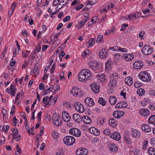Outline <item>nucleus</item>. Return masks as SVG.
I'll list each match as a JSON object with an SVG mask.
<instances>
[{
  "mask_svg": "<svg viewBox=\"0 0 155 155\" xmlns=\"http://www.w3.org/2000/svg\"><path fill=\"white\" fill-rule=\"evenodd\" d=\"M125 83L129 86H131L133 83L132 78L131 77H128L125 79Z\"/></svg>",
  "mask_w": 155,
  "mask_h": 155,
  "instance_id": "26",
  "label": "nucleus"
},
{
  "mask_svg": "<svg viewBox=\"0 0 155 155\" xmlns=\"http://www.w3.org/2000/svg\"><path fill=\"white\" fill-rule=\"evenodd\" d=\"M30 53V51L27 50H23L22 52V56L26 58L29 55Z\"/></svg>",
  "mask_w": 155,
  "mask_h": 155,
  "instance_id": "39",
  "label": "nucleus"
},
{
  "mask_svg": "<svg viewBox=\"0 0 155 155\" xmlns=\"http://www.w3.org/2000/svg\"><path fill=\"white\" fill-rule=\"evenodd\" d=\"M36 51L34 50L31 54L30 56H31V58H35V55L36 54Z\"/></svg>",
  "mask_w": 155,
  "mask_h": 155,
  "instance_id": "56",
  "label": "nucleus"
},
{
  "mask_svg": "<svg viewBox=\"0 0 155 155\" xmlns=\"http://www.w3.org/2000/svg\"><path fill=\"white\" fill-rule=\"evenodd\" d=\"M148 122L149 124H155V115L151 116L148 120Z\"/></svg>",
  "mask_w": 155,
  "mask_h": 155,
  "instance_id": "29",
  "label": "nucleus"
},
{
  "mask_svg": "<svg viewBox=\"0 0 155 155\" xmlns=\"http://www.w3.org/2000/svg\"><path fill=\"white\" fill-rule=\"evenodd\" d=\"M114 59L116 61H117L121 59L122 58V55L119 53H117L115 54L114 56Z\"/></svg>",
  "mask_w": 155,
  "mask_h": 155,
  "instance_id": "38",
  "label": "nucleus"
},
{
  "mask_svg": "<svg viewBox=\"0 0 155 155\" xmlns=\"http://www.w3.org/2000/svg\"><path fill=\"white\" fill-rule=\"evenodd\" d=\"M88 65L89 67L94 71L99 70L102 67V65L101 63L96 62L94 61L90 62Z\"/></svg>",
  "mask_w": 155,
  "mask_h": 155,
  "instance_id": "5",
  "label": "nucleus"
},
{
  "mask_svg": "<svg viewBox=\"0 0 155 155\" xmlns=\"http://www.w3.org/2000/svg\"><path fill=\"white\" fill-rule=\"evenodd\" d=\"M91 76L90 71L87 69L82 70L78 75L79 81L81 82H86L91 79Z\"/></svg>",
  "mask_w": 155,
  "mask_h": 155,
  "instance_id": "1",
  "label": "nucleus"
},
{
  "mask_svg": "<svg viewBox=\"0 0 155 155\" xmlns=\"http://www.w3.org/2000/svg\"><path fill=\"white\" fill-rule=\"evenodd\" d=\"M150 10L148 8H146L142 10V12L144 14H147L150 12Z\"/></svg>",
  "mask_w": 155,
  "mask_h": 155,
  "instance_id": "55",
  "label": "nucleus"
},
{
  "mask_svg": "<svg viewBox=\"0 0 155 155\" xmlns=\"http://www.w3.org/2000/svg\"><path fill=\"white\" fill-rule=\"evenodd\" d=\"M99 19V18L97 16H95L93 17L91 19V21L92 22V23H95L96 22V21L97 20H98Z\"/></svg>",
  "mask_w": 155,
  "mask_h": 155,
  "instance_id": "51",
  "label": "nucleus"
},
{
  "mask_svg": "<svg viewBox=\"0 0 155 155\" xmlns=\"http://www.w3.org/2000/svg\"><path fill=\"white\" fill-rule=\"evenodd\" d=\"M41 50V47L40 45H39L38 46V47H35V51H36L38 53Z\"/></svg>",
  "mask_w": 155,
  "mask_h": 155,
  "instance_id": "63",
  "label": "nucleus"
},
{
  "mask_svg": "<svg viewBox=\"0 0 155 155\" xmlns=\"http://www.w3.org/2000/svg\"><path fill=\"white\" fill-rule=\"evenodd\" d=\"M131 135L133 137L137 138L140 137L141 134L139 131L134 129L131 130Z\"/></svg>",
  "mask_w": 155,
  "mask_h": 155,
  "instance_id": "17",
  "label": "nucleus"
},
{
  "mask_svg": "<svg viewBox=\"0 0 155 155\" xmlns=\"http://www.w3.org/2000/svg\"><path fill=\"white\" fill-rule=\"evenodd\" d=\"M64 143L67 145L70 146L72 145L75 142L74 137L71 136H67L63 140Z\"/></svg>",
  "mask_w": 155,
  "mask_h": 155,
  "instance_id": "3",
  "label": "nucleus"
},
{
  "mask_svg": "<svg viewBox=\"0 0 155 155\" xmlns=\"http://www.w3.org/2000/svg\"><path fill=\"white\" fill-rule=\"evenodd\" d=\"M76 110L80 113H82L84 111V108L82 104L80 102H76L74 104Z\"/></svg>",
  "mask_w": 155,
  "mask_h": 155,
  "instance_id": "7",
  "label": "nucleus"
},
{
  "mask_svg": "<svg viewBox=\"0 0 155 155\" xmlns=\"http://www.w3.org/2000/svg\"><path fill=\"white\" fill-rule=\"evenodd\" d=\"M124 114V112L123 111H120L119 110H116L114 111L113 113V116L116 119H118L120 118Z\"/></svg>",
  "mask_w": 155,
  "mask_h": 155,
  "instance_id": "12",
  "label": "nucleus"
},
{
  "mask_svg": "<svg viewBox=\"0 0 155 155\" xmlns=\"http://www.w3.org/2000/svg\"><path fill=\"white\" fill-rule=\"evenodd\" d=\"M110 150L113 152H115L118 150V147L114 143L111 145V146L108 147Z\"/></svg>",
  "mask_w": 155,
  "mask_h": 155,
  "instance_id": "27",
  "label": "nucleus"
},
{
  "mask_svg": "<svg viewBox=\"0 0 155 155\" xmlns=\"http://www.w3.org/2000/svg\"><path fill=\"white\" fill-rule=\"evenodd\" d=\"M103 133L106 136H110V137L111 130L109 129H106L103 131Z\"/></svg>",
  "mask_w": 155,
  "mask_h": 155,
  "instance_id": "41",
  "label": "nucleus"
},
{
  "mask_svg": "<svg viewBox=\"0 0 155 155\" xmlns=\"http://www.w3.org/2000/svg\"><path fill=\"white\" fill-rule=\"evenodd\" d=\"M56 65V64L54 63L52 65L51 68L50 69V73L51 74L53 73L54 72V70L55 69Z\"/></svg>",
  "mask_w": 155,
  "mask_h": 155,
  "instance_id": "52",
  "label": "nucleus"
},
{
  "mask_svg": "<svg viewBox=\"0 0 155 155\" xmlns=\"http://www.w3.org/2000/svg\"><path fill=\"white\" fill-rule=\"evenodd\" d=\"M69 132L71 135L75 137H79L81 136V132L80 131L76 128H72L69 131Z\"/></svg>",
  "mask_w": 155,
  "mask_h": 155,
  "instance_id": "8",
  "label": "nucleus"
},
{
  "mask_svg": "<svg viewBox=\"0 0 155 155\" xmlns=\"http://www.w3.org/2000/svg\"><path fill=\"white\" fill-rule=\"evenodd\" d=\"M134 56L131 54H124V59L127 61L131 60L134 58Z\"/></svg>",
  "mask_w": 155,
  "mask_h": 155,
  "instance_id": "24",
  "label": "nucleus"
},
{
  "mask_svg": "<svg viewBox=\"0 0 155 155\" xmlns=\"http://www.w3.org/2000/svg\"><path fill=\"white\" fill-rule=\"evenodd\" d=\"M98 76L99 78V79L101 81V82L104 81L105 80V78L104 74H100L98 75Z\"/></svg>",
  "mask_w": 155,
  "mask_h": 155,
  "instance_id": "46",
  "label": "nucleus"
},
{
  "mask_svg": "<svg viewBox=\"0 0 155 155\" xmlns=\"http://www.w3.org/2000/svg\"><path fill=\"white\" fill-rule=\"evenodd\" d=\"M82 120L87 124H90L91 122V120L90 118L87 116H83L82 117Z\"/></svg>",
  "mask_w": 155,
  "mask_h": 155,
  "instance_id": "25",
  "label": "nucleus"
},
{
  "mask_svg": "<svg viewBox=\"0 0 155 155\" xmlns=\"http://www.w3.org/2000/svg\"><path fill=\"white\" fill-rule=\"evenodd\" d=\"M64 106L67 108H69L71 107V104L68 102H65L63 104Z\"/></svg>",
  "mask_w": 155,
  "mask_h": 155,
  "instance_id": "47",
  "label": "nucleus"
},
{
  "mask_svg": "<svg viewBox=\"0 0 155 155\" xmlns=\"http://www.w3.org/2000/svg\"><path fill=\"white\" fill-rule=\"evenodd\" d=\"M17 89L15 87L14 85L11 84L10 89L7 88L5 90L6 92L9 93L10 94H12L13 96L15 95V94L16 91Z\"/></svg>",
  "mask_w": 155,
  "mask_h": 155,
  "instance_id": "10",
  "label": "nucleus"
},
{
  "mask_svg": "<svg viewBox=\"0 0 155 155\" xmlns=\"http://www.w3.org/2000/svg\"><path fill=\"white\" fill-rule=\"evenodd\" d=\"M98 102L100 104L104 106L106 104L107 101L102 97L99 98Z\"/></svg>",
  "mask_w": 155,
  "mask_h": 155,
  "instance_id": "36",
  "label": "nucleus"
},
{
  "mask_svg": "<svg viewBox=\"0 0 155 155\" xmlns=\"http://www.w3.org/2000/svg\"><path fill=\"white\" fill-rule=\"evenodd\" d=\"M60 34V33H58L54 37V38L52 40L53 42H55L56 41H58V43H59L60 41L58 40V36Z\"/></svg>",
  "mask_w": 155,
  "mask_h": 155,
  "instance_id": "44",
  "label": "nucleus"
},
{
  "mask_svg": "<svg viewBox=\"0 0 155 155\" xmlns=\"http://www.w3.org/2000/svg\"><path fill=\"white\" fill-rule=\"evenodd\" d=\"M52 121L54 124L57 126H60L62 124L61 118L58 114H54L52 118Z\"/></svg>",
  "mask_w": 155,
  "mask_h": 155,
  "instance_id": "4",
  "label": "nucleus"
},
{
  "mask_svg": "<svg viewBox=\"0 0 155 155\" xmlns=\"http://www.w3.org/2000/svg\"><path fill=\"white\" fill-rule=\"evenodd\" d=\"M145 93L144 90L142 88L139 89L137 90V93L140 96H142Z\"/></svg>",
  "mask_w": 155,
  "mask_h": 155,
  "instance_id": "35",
  "label": "nucleus"
},
{
  "mask_svg": "<svg viewBox=\"0 0 155 155\" xmlns=\"http://www.w3.org/2000/svg\"><path fill=\"white\" fill-rule=\"evenodd\" d=\"M127 107V105H124L123 104H122V103L120 102L117 103L115 106V107L117 108H125Z\"/></svg>",
  "mask_w": 155,
  "mask_h": 155,
  "instance_id": "40",
  "label": "nucleus"
},
{
  "mask_svg": "<svg viewBox=\"0 0 155 155\" xmlns=\"http://www.w3.org/2000/svg\"><path fill=\"white\" fill-rule=\"evenodd\" d=\"M110 137L116 140H119L121 138V136L119 133L115 132L110 135Z\"/></svg>",
  "mask_w": 155,
  "mask_h": 155,
  "instance_id": "19",
  "label": "nucleus"
},
{
  "mask_svg": "<svg viewBox=\"0 0 155 155\" xmlns=\"http://www.w3.org/2000/svg\"><path fill=\"white\" fill-rule=\"evenodd\" d=\"M119 74L117 73H113L110 75V77L112 80H116L119 78Z\"/></svg>",
  "mask_w": 155,
  "mask_h": 155,
  "instance_id": "33",
  "label": "nucleus"
},
{
  "mask_svg": "<svg viewBox=\"0 0 155 155\" xmlns=\"http://www.w3.org/2000/svg\"><path fill=\"white\" fill-rule=\"evenodd\" d=\"M108 54V50L103 48L100 51L99 54V56L101 58H107Z\"/></svg>",
  "mask_w": 155,
  "mask_h": 155,
  "instance_id": "9",
  "label": "nucleus"
},
{
  "mask_svg": "<svg viewBox=\"0 0 155 155\" xmlns=\"http://www.w3.org/2000/svg\"><path fill=\"white\" fill-rule=\"evenodd\" d=\"M114 120L112 119L109 120V124L113 127H114L115 126V123L114 121Z\"/></svg>",
  "mask_w": 155,
  "mask_h": 155,
  "instance_id": "49",
  "label": "nucleus"
},
{
  "mask_svg": "<svg viewBox=\"0 0 155 155\" xmlns=\"http://www.w3.org/2000/svg\"><path fill=\"white\" fill-rule=\"evenodd\" d=\"M19 50L17 49L16 48H14L13 51V57H15L17 54L19 53Z\"/></svg>",
  "mask_w": 155,
  "mask_h": 155,
  "instance_id": "45",
  "label": "nucleus"
},
{
  "mask_svg": "<svg viewBox=\"0 0 155 155\" xmlns=\"http://www.w3.org/2000/svg\"><path fill=\"white\" fill-rule=\"evenodd\" d=\"M143 66V63L141 61H137L134 62L133 66L134 68L136 69H139Z\"/></svg>",
  "mask_w": 155,
  "mask_h": 155,
  "instance_id": "15",
  "label": "nucleus"
},
{
  "mask_svg": "<svg viewBox=\"0 0 155 155\" xmlns=\"http://www.w3.org/2000/svg\"><path fill=\"white\" fill-rule=\"evenodd\" d=\"M120 51L122 52H127L128 51V50L126 48H122L118 47L117 51Z\"/></svg>",
  "mask_w": 155,
  "mask_h": 155,
  "instance_id": "43",
  "label": "nucleus"
},
{
  "mask_svg": "<svg viewBox=\"0 0 155 155\" xmlns=\"http://www.w3.org/2000/svg\"><path fill=\"white\" fill-rule=\"evenodd\" d=\"M118 47L117 46H114L111 47H110L109 49L111 50L117 51Z\"/></svg>",
  "mask_w": 155,
  "mask_h": 155,
  "instance_id": "54",
  "label": "nucleus"
},
{
  "mask_svg": "<svg viewBox=\"0 0 155 155\" xmlns=\"http://www.w3.org/2000/svg\"><path fill=\"white\" fill-rule=\"evenodd\" d=\"M89 132L92 134L95 135H99L100 134V131L94 127H91L89 129Z\"/></svg>",
  "mask_w": 155,
  "mask_h": 155,
  "instance_id": "16",
  "label": "nucleus"
},
{
  "mask_svg": "<svg viewBox=\"0 0 155 155\" xmlns=\"http://www.w3.org/2000/svg\"><path fill=\"white\" fill-rule=\"evenodd\" d=\"M109 100L110 104L111 105H114L116 103L117 98L116 97L111 96L109 97Z\"/></svg>",
  "mask_w": 155,
  "mask_h": 155,
  "instance_id": "31",
  "label": "nucleus"
},
{
  "mask_svg": "<svg viewBox=\"0 0 155 155\" xmlns=\"http://www.w3.org/2000/svg\"><path fill=\"white\" fill-rule=\"evenodd\" d=\"M85 104L89 107H92L95 104L94 101L93 99L90 97L86 98L84 101Z\"/></svg>",
  "mask_w": 155,
  "mask_h": 155,
  "instance_id": "14",
  "label": "nucleus"
},
{
  "mask_svg": "<svg viewBox=\"0 0 155 155\" xmlns=\"http://www.w3.org/2000/svg\"><path fill=\"white\" fill-rule=\"evenodd\" d=\"M148 144V141L147 140H145L144 141V144L143 147V149L145 150Z\"/></svg>",
  "mask_w": 155,
  "mask_h": 155,
  "instance_id": "53",
  "label": "nucleus"
},
{
  "mask_svg": "<svg viewBox=\"0 0 155 155\" xmlns=\"http://www.w3.org/2000/svg\"><path fill=\"white\" fill-rule=\"evenodd\" d=\"M142 86V84L139 82L138 81H137L134 83V86L135 87L138 88Z\"/></svg>",
  "mask_w": 155,
  "mask_h": 155,
  "instance_id": "50",
  "label": "nucleus"
},
{
  "mask_svg": "<svg viewBox=\"0 0 155 155\" xmlns=\"http://www.w3.org/2000/svg\"><path fill=\"white\" fill-rule=\"evenodd\" d=\"M136 17H137V14L134 13H132L128 16L129 19L132 20H134L136 18Z\"/></svg>",
  "mask_w": 155,
  "mask_h": 155,
  "instance_id": "42",
  "label": "nucleus"
},
{
  "mask_svg": "<svg viewBox=\"0 0 155 155\" xmlns=\"http://www.w3.org/2000/svg\"><path fill=\"white\" fill-rule=\"evenodd\" d=\"M96 2V1H95L94 2H92V0H89V1H88L87 2V5H94Z\"/></svg>",
  "mask_w": 155,
  "mask_h": 155,
  "instance_id": "57",
  "label": "nucleus"
},
{
  "mask_svg": "<svg viewBox=\"0 0 155 155\" xmlns=\"http://www.w3.org/2000/svg\"><path fill=\"white\" fill-rule=\"evenodd\" d=\"M73 119L76 122L78 123H80L82 121V117L80 115L76 114H75L73 115Z\"/></svg>",
  "mask_w": 155,
  "mask_h": 155,
  "instance_id": "22",
  "label": "nucleus"
},
{
  "mask_svg": "<svg viewBox=\"0 0 155 155\" xmlns=\"http://www.w3.org/2000/svg\"><path fill=\"white\" fill-rule=\"evenodd\" d=\"M149 94L150 95L152 96H155V90H151L150 91Z\"/></svg>",
  "mask_w": 155,
  "mask_h": 155,
  "instance_id": "64",
  "label": "nucleus"
},
{
  "mask_svg": "<svg viewBox=\"0 0 155 155\" xmlns=\"http://www.w3.org/2000/svg\"><path fill=\"white\" fill-rule=\"evenodd\" d=\"M92 90L95 93H98L99 91L100 87L96 84H94L90 85Z\"/></svg>",
  "mask_w": 155,
  "mask_h": 155,
  "instance_id": "23",
  "label": "nucleus"
},
{
  "mask_svg": "<svg viewBox=\"0 0 155 155\" xmlns=\"http://www.w3.org/2000/svg\"><path fill=\"white\" fill-rule=\"evenodd\" d=\"M125 140L128 144H130L131 143L130 139L127 135H125L124 137Z\"/></svg>",
  "mask_w": 155,
  "mask_h": 155,
  "instance_id": "48",
  "label": "nucleus"
},
{
  "mask_svg": "<svg viewBox=\"0 0 155 155\" xmlns=\"http://www.w3.org/2000/svg\"><path fill=\"white\" fill-rule=\"evenodd\" d=\"M141 128L142 130L145 132L147 133L151 131V128L149 125L147 124L143 125Z\"/></svg>",
  "mask_w": 155,
  "mask_h": 155,
  "instance_id": "21",
  "label": "nucleus"
},
{
  "mask_svg": "<svg viewBox=\"0 0 155 155\" xmlns=\"http://www.w3.org/2000/svg\"><path fill=\"white\" fill-rule=\"evenodd\" d=\"M71 94L74 96H81L82 95L80 90L76 87H74L71 91Z\"/></svg>",
  "mask_w": 155,
  "mask_h": 155,
  "instance_id": "11",
  "label": "nucleus"
},
{
  "mask_svg": "<svg viewBox=\"0 0 155 155\" xmlns=\"http://www.w3.org/2000/svg\"><path fill=\"white\" fill-rule=\"evenodd\" d=\"M117 84V81L116 80H112L110 81L108 84V85L110 87H114L116 86Z\"/></svg>",
  "mask_w": 155,
  "mask_h": 155,
  "instance_id": "32",
  "label": "nucleus"
},
{
  "mask_svg": "<svg viewBox=\"0 0 155 155\" xmlns=\"http://www.w3.org/2000/svg\"><path fill=\"white\" fill-rule=\"evenodd\" d=\"M95 39L94 38H91L88 41L87 44L88 47L90 48L94 44Z\"/></svg>",
  "mask_w": 155,
  "mask_h": 155,
  "instance_id": "30",
  "label": "nucleus"
},
{
  "mask_svg": "<svg viewBox=\"0 0 155 155\" xmlns=\"http://www.w3.org/2000/svg\"><path fill=\"white\" fill-rule=\"evenodd\" d=\"M153 51V48L149 45H145L141 49L142 53L146 55L150 54L152 53Z\"/></svg>",
  "mask_w": 155,
  "mask_h": 155,
  "instance_id": "6",
  "label": "nucleus"
},
{
  "mask_svg": "<svg viewBox=\"0 0 155 155\" xmlns=\"http://www.w3.org/2000/svg\"><path fill=\"white\" fill-rule=\"evenodd\" d=\"M149 108L151 110H153L155 109V104H152L149 106Z\"/></svg>",
  "mask_w": 155,
  "mask_h": 155,
  "instance_id": "58",
  "label": "nucleus"
},
{
  "mask_svg": "<svg viewBox=\"0 0 155 155\" xmlns=\"http://www.w3.org/2000/svg\"><path fill=\"white\" fill-rule=\"evenodd\" d=\"M96 41L97 43H101L104 42L103 36L101 35H98Z\"/></svg>",
  "mask_w": 155,
  "mask_h": 155,
  "instance_id": "37",
  "label": "nucleus"
},
{
  "mask_svg": "<svg viewBox=\"0 0 155 155\" xmlns=\"http://www.w3.org/2000/svg\"><path fill=\"white\" fill-rule=\"evenodd\" d=\"M21 34H22V35L23 36L25 37H27V36H28V33L27 31L26 30H24L22 31Z\"/></svg>",
  "mask_w": 155,
  "mask_h": 155,
  "instance_id": "59",
  "label": "nucleus"
},
{
  "mask_svg": "<svg viewBox=\"0 0 155 155\" xmlns=\"http://www.w3.org/2000/svg\"><path fill=\"white\" fill-rule=\"evenodd\" d=\"M12 135L13 137L12 138V140L15 138L18 139L21 138V136L19 133L18 129H17V130H16L14 133H12Z\"/></svg>",
  "mask_w": 155,
  "mask_h": 155,
  "instance_id": "28",
  "label": "nucleus"
},
{
  "mask_svg": "<svg viewBox=\"0 0 155 155\" xmlns=\"http://www.w3.org/2000/svg\"><path fill=\"white\" fill-rule=\"evenodd\" d=\"M62 118L64 121L66 122L69 121L71 119V116L65 111L62 112Z\"/></svg>",
  "mask_w": 155,
  "mask_h": 155,
  "instance_id": "18",
  "label": "nucleus"
},
{
  "mask_svg": "<svg viewBox=\"0 0 155 155\" xmlns=\"http://www.w3.org/2000/svg\"><path fill=\"white\" fill-rule=\"evenodd\" d=\"M139 113L141 115L145 116H148L150 114L149 110L148 109L144 108L140 109Z\"/></svg>",
  "mask_w": 155,
  "mask_h": 155,
  "instance_id": "20",
  "label": "nucleus"
},
{
  "mask_svg": "<svg viewBox=\"0 0 155 155\" xmlns=\"http://www.w3.org/2000/svg\"><path fill=\"white\" fill-rule=\"evenodd\" d=\"M145 34V32L144 31H141L140 32L139 34V36L141 39L143 38V35Z\"/></svg>",
  "mask_w": 155,
  "mask_h": 155,
  "instance_id": "61",
  "label": "nucleus"
},
{
  "mask_svg": "<svg viewBox=\"0 0 155 155\" xmlns=\"http://www.w3.org/2000/svg\"><path fill=\"white\" fill-rule=\"evenodd\" d=\"M140 79L144 82H149L151 80V77L150 74L146 71L141 72L138 74Z\"/></svg>",
  "mask_w": 155,
  "mask_h": 155,
  "instance_id": "2",
  "label": "nucleus"
},
{
  "mask_svg": "<svg viewBox=\"0 0 155 155\" xmlns=\"http://www.w3.org/2000/svg\"><path fill=\"white\" fill-rule=\"evenodd\" d=\"M87 153L88 150L84 148L78 149L76 151L77 155H86Z\"/></svg>",
  "mask_w": 155,
  "mask_h": 155,
  "instance_id": "13",
  "label": "nucleus"
},
{
  "mask_svg": "<svg viewBox=\"0 0 155 155\" xmlns=\"http://www.w3.org/2000/svg\"><path fill=\"white\" fill-rule=\"evenodd\" d=\"M70 19V17L69 16L65 17L63 19V22H65L69 21Z\"/></svg>",
  "mask_w": 155,
  "mask_h": 155,
  "instance_id": "60",
  "label": "nucleus"
},
{
  "mask_svg": "<svg viewBox=\"0 0 155 155\" xmlns=\"http://www.w3.org/2000/svg\"><path fill=\"white\" fill-rule=\"evenodd\" d=\"M148 153L151 155H155V148L150 147L147 150Z\"/></svg>",
  "mask_w": 155,
  "mask_h": 155,
  "instance_id": "34",
  "label": "nucleus"
},
{
  "mask_svg": "<svg viewBox=\"0 0 155 155\" xmlns=\"http://www.w3.org/2000/svg\"><path fill=\"white\" fill-rule=\"evenodd\" d=\"M10 127L8 125H5L3 126L2 130L3 131L7 130L8 129H9Z\"/></svg>",
  "mask_w": 155,
  "mask_h": 155,
  "instance_id": "62",
  "label": "nucleus"
}]
</instances>
